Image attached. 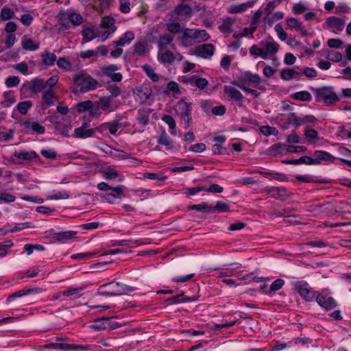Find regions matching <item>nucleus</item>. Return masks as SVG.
Returning <instances> with one entry per match:
<instances>
[{"instance_id": "nucleus-1", "label": "nucleus", "mask_w": 351, "mask_h": 351, "mask_svg": "<svg viewBox=\"0 0 351 351\" xmlns=\"http://www.w3.org/2000/svg\"><path fill=\"white\" fill-rule=\"evenodd\" d=\"M73 82L76 90L73 92L84 93L95 90L98 85L97 81L85 71H81L73 75Z\"/></svg>"}, {"instance_id": "nucleus-2", "label": "nucleus", "mask_w": 351, "mask_h": 351, "mask_svg": "<svg viewBox=\"0 0 351 351\" xmlns=\"http://www.w3.org/2000/svg\"><path fill=\"white\" fill-rule=\"evenodd\" d=\"M134 289L125 284L111 281L101 285L97 291V294L103 296H118L128 294L132 292Z\"/></svg>"}, {"instance_id": "nucleus-3", "label": "nucleus", "mask_w": 351, "mask_h": 351, "mask_svg": "<svg viewBox=\"0 0 351 351\" xmlns=\"http://www.w3.org/2000/svg\"><path fill=\"white\" fill-rule=\"evenodd\" d=\"M310 88L315 95L316 102L323 101L326 106H330L340 100L334 91L333 86L311 87Z\"/></svg>"}, {"instance_id": "nucleus-4", "label": "nucleus", "mask_w": 351, "mask_h": 351, "mask_svg": "<svg viewBox=\"0 0 351 351\" xmlns=\"http://www.w3.org/2000/svg\"><path fill=\"white\" fill-rule=\"evenodd\" d=\"M179 38L184 43L188 42L189 40L204 42L208 40L210 36L205 29L185 28Z\"/></svg>"}, {"instance_id": "nucleus-5", "label": "nucleus", "mask_w": 351, "mask_h": 351, "mask_svg": "<svg viewBox=\"0 0 351 351\" xmlns=\"http://www.w3.org/2000/svg\"><path fill=\"white\" fill-rule=\"evenodd\" d=\"M176 110L181 121L184 122V128L188 129L192 120L191 104L186 102L184 99H181L177 103Z\"/></svg>"}, {"instance_id": "nucleus-6", "label": "nucleus", "mask_w": 351, "mask_h": 351, "mask_svg": "<svg viewBox=\"0 0 351 351\" xmlns=\"http://www.w3.org/2000/svg\"><path fill=\"white\" fill-rule=\"evenodd\" d=\"M295 290L307 302H313L317 296V291L308 287L306 281L300 280L293 282Z\"/></svg>"}, {"instance_id": "nucleus-7", "label": "nucleus", "mask_w": 351, "mask_h": 351, "mask_svg": "<svg viewBox=\"0 0 351 351\" xmlns=\"http://www.w3.org/2000/svg\"><path fill=\"white\" fill-rule=\"evenodd\" d=\"M69 20L73 25H79L82 23L83 18L80 14L71 12L69 14H62L59 18V22L62 25L61 29L69 28L68 23L64 21Z\"/></svg>"}, {"instance_id": "nucleus-8", "label": "nucleus", "mask_w": 351, "mask_h": 351, "mask_svg": "<svg viewBox=\"0 0 351 351\" xmlns=\"http://www.w3.org/2000/svg\"><path fill=\"white\" fill-rule=\"evenodd\" d=\"M43 348H47V349L53 348V349H60V350H77L82 351V350H87L88 346L60 342V343H47V344L44 345Z\"/></svg>"}, {"instance_id": "nucleus-9", "label": "nucleus", "mask_w": 351, "mask_h": 351, "mask_svg": "<svg viewBox=\"0 0 351 351\" xmlns=\"http://www.w3.org/2000/svg\"><path fill=\"white\" fill-rule=\"evenodd\" d=\"M192 9L187 5L180 3L175 6L173 12L170 14L172 19L178 20L180 16H184L186 18H190L192 16Z\"/></svg>"}, {"instance_id": "nucleus-10", "label": "nucleus", "mask_w": 351, "mask_h": 351, "mask_svg": "<svg viewBox=\"0 0 351 351\" xmlns=\"http://www.w3.org/2000/svg\"><path fill=\"white\" fill-rule=\"evenodd\" d=\"M118 69L119 68L116 64H109L101 68L102 73L110 77L113 82H119L123 79V75L121 73H115Z\"/></svg>"}, {"instance_id": "nucleus-11", "label": "nucleus", "mask_w": 351, "mask_h": 351, "mask_svg": "<svg viewBox=\"0 0 351 351\" xmlns=\"http://www.w3.org/2000/svg\"><path fill=\"white\" fill-rule=\"evenodd\" d=\"M277 119L279 122H285L287 125H292L295 128L300 126V117L295 112H290L287 114H279L277 116Z\"/></svg>"}, {"instance_id": "nucleus-12", "label": "nucleus", "mask_w": 351, "mask_h": 351, "mask_svg": "<svg viewBox=\"0 0 351 351\" xmlns=\"http://www.w3.org/2000/svg\"><path fill=\"white\" fill-rule=\"evenodd\" d=\"M325 24L328 28L332 29L334 33L339 34L343 29L345 21L340 18L332 16L326 19Z\"/></svg>"}, {"instance_id": "nucleus-13", "label": "nucleus", "mask_w": 351, "mask_h": 351, "mask_svg": "<svg viewBox=\"0 0 351 351\" xmlns=\"http://www.w3.org/2000/svg\"><path fill=\"white\" fill-rule=\"evenodd\" d=\"M317 303L322 308L327 311L332 310L337 306L335 299L332 297L326 298L322 293H317V296L315 298Z\"/></svg>"}, {"instance_id": "nucleus-14", "label": "nucleus", "mask_w": 351, "mask_h": 351, "mask_svg": "<svg viewBox=\"0 0 351 351\" xmlns=\"http://www.w3.org/2000/svg\"><path fill=\"white\" fill-rule=\"evenodd\" d=\"M94 134L95 130L90 128V123H84L81 127L75 129L73 136L78 138H86L93 136Z\"/></svg>"}, {"instance_id": "nucleus-15", "label": "nucleus", "mask_w": 351, "mask_h": 351, "mask_svg": "<svg viewBox=\"0 0 351 351\" xmlns=\"http://www.w3.org/2000/svg\"><path fill=\"white\" fill-rule=\"evenodd\" d=\"M112 102V98L110 96L101 97L97 101H95L101 110L106 113L113 112L118 108V106L115 107L111 106Z\"/></svg>"}, {"instance_id": "nucleus-16", "label": "nucleus", "mask_w": 351, "mask_h": 351, "mask_svg": "<svg viewBox=\"0 0 351 351\" xmlns=\"http://www.w3.org/2000/svg\"><path fill=\"white\" fill-rule=\"evenodd\" d=\"M261 77L256 73H252L247 71L243 73L238 78L239 83L244 84L245 83L258 84L261 82Z\"/></svg>"}, {"instance_id": "nucleus-17", "label": "nucleus", "mask_w": 351, "mask_h": 351, "mask_svg": "<svg viewBox=\"0 0 351 351\" xmlns=\"http://www.w3.org/2000/svg\"><path fill=\"white\" fill-rule=\"evenodd\" d=\"M263 47V52L266 54V59L271 58L275 55L279 50V45L274 42H261L260 43Z\"/></svg>"}, {"instance_id": "nucleus-18", "label": "nucleus", "mask_w": 351, "mask_h": 351, "mask_svg": "<svg viewBox=\"0 0 351 351\" xmlns=\"http://www.w3.org/2000/svg\"><path fill=\"white\" fill-rule=\"evenodd\" d=\"M197 300V297L192 296L188 297L184 295V293L182 292L180 294L177 295H174L171 298H169L167 300V302L170 304H178V303H186V302H192Z\"/></svg>"}, {"instance_id": "nucleus-19", "label": "nucleus", "mask_w": 351, "mask_h": 351, "mask_svg": "<svg viewBox=\"0 0 351 351\" xmlns=\"http://www.w3.org/2000/svg\"><path fill=\"white\" fill-rule=\"evenodd\" d=\"M314 156L315 158H312V160L315 161V163H311V165H319L322 160L332 161L335 160V157L330 153L322 150H316Z\"/></svg>"}, {"instance_id": "nucleus-20", "label": "nucleus", "mask_w": 351, "mask_h": 351, "mask_svg": "<svg viewBox=\"0 0 351 351\" xmlns=\"http://www.w3.org/2000/svg\"><path fill=\"white\" fill-rule=\"evenodd\" d=\"M42 99L43 102L41 104V108L43 110H46L54 104L56 97L53 91L47 90L43 93Z\"/></svg>"}, {"instance_id": "nucleus-21", "label": "nucleus", "mask_w": 351, "mask_h": 351, "mask_svg": "<svg viewBox=\"0 0 351 351\" xmlns=\"http://www.w3.org/2000/svg\"><path fill=\"white\" fill-rule=\"evenodd\" d=\"M97 188L100 191H108L110 190V191L114 192L115 194H114L112 193H110L108 194V195L111 197H116L117 195H121L123 192V186H119L112 188V187L110 186L108 184H106L104 182L99 183L97 185Z\"/></svg>"}, {"instance_id": "nucleus-22", "label": "nucleus", "mask_w": 351, "mask_h": 351, "mask_svg": "<svg viewBox=\"0 0 351 351\" xmlns=\"http://www.w3.org/2000/svg\"><path fill=\"white\" fill-rule=\"evenodd\" d=\"M224 92L231 99H233L236 101L242 102L244 99V97L241 93L234 87L225 86Z\"/></svg>"}, {"instance_id": "nucleus-23", "label": "nucleus", "mask_w": 351, "mask_h": 351, "mask_svg": "<svg viewBox=\"0 0 351 351\" xmlns=\"http://www.w3.org/2000/svg\"><path fill=\"white\" fill-rule=\"evenodd\" d=\"M254 4V1H247L239 5H232L228 8V12L231 14L242 13L252 8Z\"/></svg>"}, {"instance_id": "nucleus-24", "label": "nucleus", "mask_w": 351, "mask_h": 351, "mask_svg": "<svg viewBox=\"0 0 351 351\" xmlns=\"http://www.w3.org/2000/svg\"><path fill=\"white\" fill-rule=\"evenodd\" d=\"M157 143L160 145H164L167 150H170L173 148L174 141L168 136L165 130L162 131L160 135L157 138Z\"/></svg>"}, {"instance_id": "nucleus-25", "label": "nucleus", "mask_w": 351, "mask_h": 351, "mask_svg": "<svg viewBox=\"0 0 351 351\" xmlns=\"http://www.w3.org/2000/svg\"><path fill=\"white\" fill-rule=\"evenodd\" d=\"M134 39V34L133 32L127 31L117 40L113 41V45L116 47L124 46L130 44Z\"/></svg>"}, {"instance_id": "nucleus-26", "label": "nucleus", "mask_w": 351, "mask_h": 351, "mask_svg": "<svg viewBox=\"0 0 351 351\" xmlns=\"http://www.w3.org/2000/svg\"><path fill=\"white\" fill-rule=\"evenodd\" d=\"M21 125H23L25 129H32L33 132L38 134H44L45 132V127L36 121L31 122L29 121H25L21 123Z\"/></svg>"}, {"instance_id": "nucleus-27", "label": "nucleus", "mask_w": 351, "mask_h": 351, "mask_svg": "<svg viewBox=\"0 0 351 351\" xmlns=\"http://www.w3.org/2000/svg\"><path fill=\"white\" fill-rule=\"evenodd\" d=\"M76 234L77 232L72 230L58 232L53 234L54 238L62 243H65L68 240L75 238Z\"/></svg>"}, {"instance_id": "nucleus-28", "label": "nucleus", "mask_w": 351, "mask_h": 351, "mask_svg": "<svg viewBox=\"0 0 351 351\" xmlns=\"http://www.w3.org/2000/svg\"><path fill=\"white\" fill-rule=\"evenodd\" d=\"M29 89L31 93L37 94L45 88L44 81L40 78H34L29 83Z\"/></svg>"}, {"instance_id": "nucleus-29", "label": "nucleus", "mask_w": 351, "mask_h": 351, "mask_svg": "<svg viewBox=\"0 0 351 351\" xmlns=\"http://www.w3.org/2000/svg\"><path fill=\"white\" fill-rule=\"evenodd\" d=\"M150 110L149 108H140L138 110L136 119L143 126L147 125L149 119Z\"/></svg>"}, {"instance_id": "nucleus-30", "label": "nucleus", "mask_w": 351, "mask_h": 351, "mask_svg": "<svg viewBox=\"0 0 351 351\" xmlns=\"http://www.w3.org/2000/svg\"><path fill=\"white\" fill-rule=\"evenodd\" d=\"M234 23V20L232 19L230 17H226L223 19V23L221 25L219 26V31L226 34V36H228L230 34H231L232 30V25Z\"/></svg>"}, {"instance_id": "nucleus-31", "label": "nucleus", "mask_w": 351, "mask_h": 351, "mask_svg": "<svg viewBox=\"0 0 351 351\" xmlns=\"http://www.w3.org/2000/svg\"><path fill=\"white\" fill-rule=\"evenodd\" d=\"M286 147L287 145L283 143H276L267 149V154L271 156H276L282 154L284 152H286Z\"/></svg>"}, {"instance_id": "nucleus-32", "label": "nucleus", "mask_w": 351, "mask_h": 351, "mask_svg": "<svg viewBox=\"0 0 351 351\" xmlns=\"http://www.w3.org/2000/svg\"><path fill=\"white\" fill-rule=\"evenodd\" d=\"M110 324L109 318L97 319L93 322L90 328L97 331L105 330L110 327Z\"/></svg>"}, {"instance_id": "nucleus-33", "label": "nucleus", "mask_w": 351, "mask_h": 351, "mask_svg": "<svg viewBox=\"0 0 351 351\" xmlns=\"http://www.w3.org/2000/svg\"><path fill=\"white\" fill-rule=\"evenodd\" d=\"M158 60L161 63L171 64L175 61L176 56L172 51L167 50L163 53H159Z\"/></svg>"}, {"instance_id": "nucleus-34", "label": "nucleus", "mask_w": 351, "mask_h": 351, "mask_svg": "<svg viewBox=\"0 0 351 351\" xmlns=\"http://www.w3.org/2000/svg\"><path fill=\"white\" fill-rule=\"evenodd\" d=\"M196 51L199 55L202 56L205 55L211 56L214 53L215 46L210 43L203 44L197 48Z\"/></svg>"}, {"instance_id": "nucleus-35", "label": "nucleus", "mask_w": 351, "mask_h": 351, "mask_svg": "<svg viewBox=\"0 0 351 351\" xmlns=\"http://www.w3.org/2000/svg\"><path fill=\"white\" fill-rule=\"evenodd\" d=\"M13 156L18 158L19 160H31L34 158H36L38 157V154L34 152H15L13 154Z\"/></svg>"}, {"instance_id": "nucleus-36", "label": "nucleus", "mask_w": 351, "mask_h": 351, "mask_svg": "<svg viewBox=\"0 0 351 351\" xmlns=\"http://www.w3.org/2000/svg\"><path fill=\"white\" fill-rule=\"evenodd\" d=\"M282 162L284 164H291V165H299V164H306V165H311V163H315V161L312 160V158L308 156H301L298 159H291V160H283Z\"/></svg>"}, {"instance_id": "nucleus-37", "label": "nucleus", "mask_w": 351, "mask_h": 351, "mask_svg": "<svg viewBox=\"0 0 351 351\" xmlns=\"http://www.w3.org/2000/svg\"><path fill=\"white\" fill-rule=\"evenodd\" d=\"M22 47L25 50L36 51L39 48V44L32 39L23 36L21 41Z\"/></svg>"}, {"instance_id": "nucleus-38", "label": "nucleus", "mask_w": 351, "mask_h": 351, "mask_svg": "<svg viewBox=\"0 0 351 351\" xmlns=\"http://www.w3.org/2000/svg\"><path fill=\"white\" fill-rule=\"evenodd\" d=\"M174 37L168 34H160L157 41L158 46L160 49H165L167 45H170L173 40Z\"/></svg>"}, {"instance_id": "nucleus-39", "label": "nucleus", "mask_w": 351, "mask_h": 351, "mask_svg": "<svg viewBox=\"0 0 351 351\" xmlns=\"http://www.w3.org/2000/svg\"><path fill=\"white\" fill-rule=\"evenodd\" d=\"M115 20L109 16L104 17L101 22V27L109 29L108 34L113 33L117 27L114 26Z\"/></svg>"}, {"instance_id": "nucleus-40", "label": "nucleus", "mask_w": 351, "mask_h": 351, "mask_svg": "<svg viewBox=\"0 0 351 351\" xmlns=\"http://www.w3.org/2000/svg\"><path fill=\"white\" fill-rule=\"evenodd\" d=\"M41 57L43 64L47 66H52L56 60V56L47 50L42 53Z\"/></svg>"}, {"instance_id": "nucleus-41", "label": "nucleus", "mask_w": 351, "mask_h": 351, "mask_svg": "<svg viewBox=\"0 0 351 351\" xmlns=\"http://www.w3.org/2000/svg\"><path fill=\"white\" fill-rule=\"evenodd\" d=\"M103 177L106 180H114L120 177L119 173L112 167H108L103 171Z\"/></svg>"}, {"instance_id": "nucleus-42", "label": "nucleus", "mask_w": 351, "mask_h": 351, "mask_svg": "<svg viewBox=\"0 0 351 351\" xmlns=\"http://www.w3.org/2000/svg\"><path fill=\"white\" fill-rule=\"evenodd\" d=\"M292 98L302 101H310L312 99V96L308 91L302 90L296 92L291 95Z\"/></svg>"}, {"instance_id": "nucleus-43", "label": "nucleus", "mask_w": 351, "mask_h": 351, "mask_svg": "<svg viewBox=\"0 0 351 351\" xmlns=\"http://www.w3.org/2000/svg\"><path fill=\"white\" fill-rule=\"evenodd\" d=\"M228 210L229 206L221 201H218L215 206H210V213L228 212Z\"/></svg>"}, {"instance_id": "nucleus-44", "label": "nucleus", "mask_w": 351, "mask_h": 351, "mask_svg": "<svg viewBox=\"0 0 351 351\" xmlns=\"http://www.w3.org/2000/svg\"><path fill=\"white\" fill-rule=\"evenodd\" d=\"M189 210H196L204 213H210V206L206 202H202L199 204H191L188 206Z\"/></svg>"}, {"instance_id": "nucleus-45", "label": "nucleus", "mask_w": 351, "mask_h": 351, "mask_svg": "<svg viewBox=\"0 0 351 351\" xmlns=\"http://www.w3.org/2000/svg\"><path fill=\"white\" fill-rule=\"evenodd\" d=\"M161 119L169 125V128L170 129V133L173 135H176V132L175 130L176 127V123L174 119L171 116L166 114L162 116Z\"/></svg>"}, {"instance_id": "nucleus-46", "label": "nucleus", "mask_w": 351, "mask_h": 351, "mask_svg": "<svg viewBox=\"0 0 351 351\" xmlns=\"http://www.w3.org/2000/svg\"><path fill=\"white\" fill-rule=\"evenodd\" d=\"M32 101L27 100L19 102L16 106V109L21 114L25 115L27 114L28 110L32 108Z\"/></svg>"}, {"instance_id": "nucleus-47", "label": "nucleus", "mask_w": 351, "mask_h": 351, "mask_svg": "<svg viewBox=\"0 0 351 351\" xmlns=\"http://www.w3.org/2000/svg\"><path fill=\"white\" fill-rule=\"evenodd\" d=\"M270 194H271V197L281 198V197H286L287 196H288V194H287L285 189L277 187V186L273 187L270 190Z\"/></svg>"}, {"instance_id": "nucleus-48", "label": "nucleus", "mask_w": 351, "mask_h": 351, "mask_svg": "<svg viewBox=\"0 0 351 351\" xmlns=\"http://www.w3.org/2000/svg\"><path fill=\"white\" fill-rule=\"evenodd\" d=\"M84 287H67L65 290L62 291V295L65 297H71L72 295H78L82 290H84Z\"/></svg>"}, {"instance_id": "nucleus-49", "label": "nucleus", "mask_w": 351, "mask_h": 351, "mask_svg": "<svg viewBox=\"0 0 351 351\" xmlns=\"http://www.w3.org/2000/svg\"><path fill=\"white\" fill-rule=\"evenodd\" d=\"M143 69L147 75V77L149 79H151L153 82H156L159 80L158 75L154 73V69L149 64L143 65Z\"/></svg>"}, {"instance_id": "nucleus-50", "label": "nucleus", "mask_w": 351, "mask_h": 351, "mask_svg": "<svg viewBox=\"0 0 351 351\" xmlns=\"http://www.w3.org/2000/svg\"><path fill=\"white\" fill-rule=\"evenodd\" d=\"M304 136L311 143H313V141H317L319 138L317 131L308 128L304 129Z\"/></svg>"}, {"instance_id": "nucleus-51", "label": "nucleus", "mask_w": 351, "mask_h": 351, "mask_svg": "<svg viewBox=\"0 0 351 351\" xmlns=\"http://www.w3.org/2000/svg\"><path fill=\"white\" fill-rule=\"evenodd\" d=\"M231 84L235 86H237L245 93H249L253 95L255 97H257L259 95V93L254 89H252L250 88L245 87L243 84L239 83V82H237L236 80L232 81Z\"/></svg>"}, {"instance_id": "nucleus-52", "label": "nucleus", "mask_w": 351, "mask_h": 351, "mask_svg": "<svg viewBox=\"0 0 351 351\" xmlns=\"http://www.w3.org/2000/svg\"><path fill=\"white\" fill-rule=\"evenodd\" d=\"M93 101L91 100H86L84 101L80 102L77 104V111L79 113H82L86 111H89L92 107Z\"/></svg>"}, {"instance_id": "nucleus-53", "label": "nucleus", "mask_w": 351, "mask_h": 351, "mask_svg": "<svg viewBox=\"0 0 351 351\" xmlns=\"http://www.w3.org/2000/svg\"><path fill=\"white\" fill-rule=\"evenodd\" d=\"M250 53L254 56H259L263 59H266V54L263 52V47H258L257 45H253L250 48Z\"/></svg>"}, {"instance_id": "nucleus-54", "label": "nucleus", "mask_w": 351, "mask_h": 351, "mask_svg": "<svg viewBox=\"0 0 351 351\" xmlns=\"http://www.w3.org/2000/svg\"><path fill=\"white\" fill-rule=\"evenodd\" d=\"M98 254V252L78 253L73 254L71 256V258L74 260L90 259L93 258L94 256L97 255Z\"/></svg>"}, {"instance_id": "nucleus-55", "label": "nucleus", "mask_w": 351, "mask_h": 351, "mask_svg": "<svg viewBox=\"0 0 351 351\" xmlns=\"http://www.w3.org/2000/svg\"><path fill=\"white\" fill-rule=\"evenodd\" d=\"M82 34L83 36V40L85 42H90L96 37L95 32L92 28L90 27H86V29H84L82 31Z\"/></svg>"}, {"instance_id": "nucleus-56", "label": "nucleus", "mask_w": 351, "mask_h": 351, "mask_svg": "<svg viewBox=\"0 0 351 351\" xmlns=\"http://www.w3.org/2000/svg\"><path fill=\"white\" fill-rule=\"evenodd\" d=\"M14 16V12L8 7H3L0 12V19L3 21L9 20Z\"/></svg>"}, {"instance_id": "nucleus-57", "label": "nucleus", "mask_w": 351, "mask_h": 351, "mask_svg": "<svg viewBox=\"0 0 351 351\" xmlns=\"http://www.w3.org/2000/svg\"><path fill=\"white\" fill-rule=\"evenodd\" d=\"M260 132L266 136L270 135H276L278 134V130L276 128L271 127L269 125H264L260 128Z\"/></svg>"}, {"instance_id": "nucleus-58", "label": "nucleus", "mask_w": 351, "mask_h": 351, "mask_svg": "<svg viewBox=\"0 0 351 351\" xmlns=\"http://www.w3.org/2000/svg\"><path fill=\"white\" fill-rule=\"evenodd\" d=\"M134 52L140 56H143L146 52L145 45L142 42H137L134 45Z\"/></svg>"}, {"instance_id": "nucleus-59", "label": "nucleus", "mask_w": 351, "mask_h": 351, "mask_svg": "<svg viewBox=\"0 0 351 351\" xmlns=\"http://www.w3.org/2000/svg\"><path fill=\"white\" fill-rule=\"evenodd\" d=\"M56 63L59 68L63 69L64 70H70L71 68V63L64 57L59 58Z\"/></svg>"}, {"instance_id": "nucleus-60", "label": "nucleus", "mask_w": 351, "mask_h": 351, "mask_svg": "<svg viewBox=\"0 0 351 351\" xmlns=\"http://www.w3.org/2000/svg\"><path fill=\"white\" fill-rule=\"evenodd\" d=\"M167 29L172 34H178L181 31V26L179 22L169 23L167 24Z\"/></svg>"}, {"instance_id": "nucleus-61", "label": "nucleus", "mask_w": 351, "mask_h": 351, "mask_svg": "<svg viewBox=\"0 0 351 351\" xmlns=\"http://www.w3.org/2000/svg\"><path fill=\"white\" fill-rule=\"evenodd\" d=\"M20 83V79L18 76H9L5 82V84L8 88L12 87H16Z\"/></svg>"}, {"instance_id": "nucleus-62", "label": "nucleus", "mask_w": 351, "mask_h": 351, "mask_svg": "<svg viewBox=\"0 0 351 351\" xmlns=\"http://www.w3.org/2000/svg\"><path fill=\"white\" fill-rule=\"evenodd\" d=\"M14 130L10 129L8 132H0V141L7 142L14 137Z\"/></svg>"}, {"instance_id": "nucleus-63", "label": "nucleus", "mask_w": 351, "mask_h": 351, "mask_svg": "<svg viewBox=\"0 0 351 351\" xmlns=\"http://www.w3.org/2000/svg\"><path fill=\"white\" fill-rule=\"evenodd\" d=\"M106 90L111 94L110 97H112V98L119 96L121 93V88L114 84L108 85Z\"/></svg>"}, {"instance_id": "nucleus-64", "label": "nucleus", "mask_w": 351, "mask_h": 351, "mask_svg": "<svg viewBox=\"0 0 351 351\" xmlns=\"http://www.w3.org/2000/svg\"><path fill=\"white\" fill-rule=\"evenodd\" d=\"M293 69L285 68L282 69L280 71V77L281 79L289 81L293 79Z\"/></svg>"}]
</instances>
